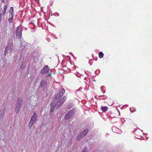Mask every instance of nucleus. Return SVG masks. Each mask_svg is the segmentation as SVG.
Listing matches in <instances>:
<instances>
[{
    "label": "nucleus",
    "instance_id": "1",
    "mask_svg": "<svg viewBox=\"0 0 152 152\" xmlns=\"http://www.w3.org/2000/svg\"><path fill=\"white\" fill-rule=\"evenodd\" d=\"M66 99V97L64 96L57 102L55 101H52L50 114H51V113H53L55 108H56L57 109L60 108L63 103L65 102Z\"/></svg>",
    "mask_w": 152,
    "mask_h": 152
},
{
    "label": "nucleus",
    "instance_id": "2",
    "mask_svg": "<svg viewBox=\"0 0 152 152\" xmlns=\"http://www.w3.org/2000/svg\"><path fill=\"white\" fill-rule=\"evenodd\" d=\"M23 102V99L21 98H18L15 104V107L14 109L15 112L16 113H18L21 107Z\"/></svg>",
    "mask_w": 152,
    "mask_h": 152
},
{
    "label": "nucleus",
    "instance_id": "3",
    "mask_svg": "<svg viewBox=\"0 0 152 152\" xmlns=\"http://www.w3.org/2000/svg\"><path fill=\"white\" fill-rule=\"evenodd\" d=\"M65 92V90L64 88L62 89L61 90H60L58 92L55 94L54 95V100L53 101H56L61 97L64 95Z\"/></svg>",
    "mask_w": 152,
    "mask_h": 152
},
{
    "label": "nucleus",
    "instance_id": "4",
    "mask_svg": "<svg viewBox=\"0 0 152 152\" xmlns=\"http://www.w3.org/2000/svg\"><path fill=\"white\" fill-rule=\"evenodd\" d=\"M75 108L69 111L65 115L64 118L65 120H69L74 115L75 113Z\"/></svg>",
    "mask_w": 152,
    "mask_h": 152
},
{
    "label": "nucleus",
    "instance_id": "5",
    "mask_svg": "<svg viewBox=\"0 0 152 152\" xmlns=\"http://www.w3.org/2000/svg\"><path fill=\"white\" fill-rule=\"evenodd\" d=\"M49 69H50L48 66H45L40 71V73L42 74H46L49 72Z\"/></svg>",
    "mask_w": 152,
    "mask_h": 152
},
{
    "label": "nucleus",
    "instance_id": "6",
    "mask_svg": "<svg viewBox=\"0 0 152 152\" xmlns=\"http://www.w3.org/2000/svg\"><path fill=\"white\" fill-rule=\"evenodd\" d=\"M47 82L43 79H42L41 80L40 86L41 87L43 88V90L46 88L47 86Z\"/></svg>",
    "mask_w": 152,
    "mask_h": 152
},
{
    "label": "nucleus",
    "instance_id": "7",
    "mask_svg": "<svg viewBox=\"0 0 152 152\" xmlns=\"http://www.w3.org/2000/svg\"><path fill=\"white\" fill-rule=\"evenodd\" d=\"M6 110V108L4 107L0 112V120L2 121L4 115Z\"/></svg>",
    "mask_w": 152,
    "mask_h": 152
},
{
    "label": "nucleus",
    "instance_id": "8",
    "mask_svg": "<svg viewBox=\"0 0 152 152\" xmlns=\"http://www.w3.org/2000/svg\"><path fill=\"white\" fill-rule=\"evenodd\" d=\"M37 115L35 112H34L31 117L30 121L34 123L37 119Z\"/></svg>",
    "mask_w": 152,
    "mask_h": 152
},
{
    "label": "nucleus",
    "instance_id": "9",
    "mask_svg": "<svg viewBox=\"0 0 152 152\" xmlns=\"http://www.w3.org/2000/svg\"><path fill=\"white\" fill-rule=\"evenodd\" d=\"M88 129H86L80 133L84 137L88 134Z\"/></svg>",
    "mask_w": 152,
    "mask_h": 152
},
{
    "label": "nucleus",
    "instance_id": "10",
    "mask_svg": "<svg viewBox=\"0 0 152 152\" xmlns=\"http://www.w3.org/2000/svg\"><path fill=\"white\" fill-rule=\"evenodd\" d=\"M22 29L20 25L18 26L16 29V33H20L21 34H22Z\"/></svg>",
    "mask_w": 152,
    "mask_h": 152
},
{
    "label": "nucleus",
    "instance_id": "11",
    "mask_svg": "<svg viewBox=\"0 0 152 152\" xmlns=\"http://www.w3.org/2000/svg\"><path fill=\"white\" fill-rule=\"evenodd\" d=\"M7 5H5L4 6V9L2 12V13H1L2 14V16H4L6 13V10L7 9Z\"/></svg>",
    "mask_w": 152,
    "mask_h": 152
},
{
    "label": "nucleus",
    "instance_id": "12",
    "mask_svg": "<svg viewBox=\"0 0 152 152\" xmlns=\"http://www.w3.org/2000/svg\"><path fill=\"white\" fill-rule=\"evenodd\" d=\"M13 45H10L7 46L6 48H8V50H9V53L10 54H11L12 52L13 49Z\"/></svg>",
    "mask_w": 152,
    "mask_h": 152
},
{
    "label": "nucleus",
    "instance_id": "13",
    "mask_svg": "<svg viewBox=\"0 0 152 152\" xmlns=\"http://www.w3.org/2000/svg\"><path fill=\"white\" fill-rule=\"evenodd\" d=\"M101 109L103 112H105L108 110V107L107 106H102L101 107Z\"/></svg>",
    "mask_w": 152,
    "mask_h": 152
},
{
    "label": "nucleus",
    "instance_id": "14",
    "mask_svg": "<svg viewBox=\"0 0 152 152\" xmlns=\"http://www.w3.org/2000/svg\"><path fill=\"white\" fill-rule=\"evenodd\" d=\"M13 7H11L10 8V9L9 11V12L10 13L9 17H10L11 16L13 15Z\"/></svg>",
    "mask_w": 152,
    "mask_h": 152
},
{
    "label": "nucleus",
    "instance_id": "15",
    "mask_svg": "<svg viewBox=\"0 0 152 152\" xmlns=\"http://www.w3.org/2000/svg\"><path fill=\"white\" fill-rule=\"evenodd\" d=\"M13 45V40L12 39H9L8 41L7 46Z\"/></svg>",
    "mask_w": 152,
    "mask_h": 152
},
{
    "label": "nucleus",
    "instance_id": "16",
    "mask_svg": "<svg viewBox=\"0 0 152 152\" xmlns=\"http://www.w3.org/2000/svg\"><path fill=\"white\" fill-rule=\"evenodd\" d=\"M15 34L16 37L17 39H18L22 37V34L20 33H15Z\"/></svg>",
    "mask_w": 152,
    "mask_h": 152
},
{
    "label": "nucleus",
    "instance_id": "17",
    "mask_svg": "<svg viewBox=\"0 0 152 152\" xmlns=\"http://www.w3.org/2000/svg\"><path fill=\"white\" fill-rule=\"evenodd\" d=\"M83 137H84L83 136V135L81 134L80 133V134H79L77 136V140L78 141H80V140L82 138H83Z\"/></svg>",
    "mask_w": 152,
    "mask_h": 152
},
{
    "label": "nucleus",
    "instance_id": "18",
    "mask_svg": "<svg viewBox=\"0 0 152 152\" xmlns=\"http://www.w3.org/2000/svg\"><path fill=\"white\" fill-rule=\"evenodd\" d=\"M34 123V122H32V121H30L28 125V127L29 129H31Z\"/></svg>",
    "mask_w": 152,
    "mask_h": 152
},
{
    "label": "nucleus",
    "instance_id": "19",
    "mask_svg": "<svg viewBox=\"0 0 152 152\" xmlns=\"http://www.w3.org/2000/svg\"><path fill=\"white\" fill-rule=\"evenodd\" d=\"M13 17V15L11 16L10 17V18L8 20V21L10 23H12Z\"/></svg>",
    "mask_w": 152,
    "mask_h": 152
},
{
    "label": "nucleus",
    "instance_id": "20",
    "mask_svg": "<svg viewBox=\"0 0 152 152\" xmlns=\"http://www.w3.org/2000/svg\"><path fill=\"white\" fill-rule=\"evenodd\" d=\"M99 57L101 58L103 57L104 56V54L102 52H100L99 53Z\"/></svg>",
    "mask_w": 152,
    "mask_h": 152
},
{
    "label": "nucleus",
    "instance_id": "21",
    "mask_svg": "<svg viewBox=\"0 0 152 152\" xmlns=\"http://www.w3.org/2000/svg\"><path fill=\"white\" fill-rule=\"evenodd\" d=\"M74 106V105L72 103H69L68 104L67 108L68 109H70L72 108Z\"/></svg>",
    "mask_w": 152,
    "mask_h": 152
},
{
    "label": "nucleus",
    "instance_id": "22",
    "mask_svg": "<svg viewBox=\"0 0 152 152\" xmlns=\"http://www.w3.org/2000/svg\"><path fill=\"white\" fill-rule=\"evenodd\" d=\"M100 88L102 92L103 93H104L105 92V87L104 86H102Z\"/></svg>",
    "mask_w": 152,
    "mask_h": 152
},
{
    "label": "nucleus",
    "instance_id": "23",
    "mask_svg": "<svg viewBox=\"0 0 152 152\" xmlns=\"http://www.w3.org/2000/svg\"><path fill=\"white\" fill-rule=\"evenodd\" d=\"M88 150L87 149V148L85 147L83 150L81 152H88Z\"/></svg>",
    "mask_w": 152,
    "mask_h": 152
},
{
    "label": "nucleus",
    "instance_id": "24",
    "mask_svg": "<svg viewBox=\"0 0 152 152\" xmlns=\"http://www.w3.org/2000/svg\"><path fill=\"white\" fill-rule=\"evenodd\" d=\"M100 70L99 69H97L95 71V73L96 75H98L100 73Z\"/></svg>",
    "mask_w": 152,
    "mask_h": 152
},
{
    "label": "nucleus",
    "instance_id": "25",
    "mask_svg": "<svg viewBox=\"0 0 152 152\" xmlns=\"http://www.w3.org/2000/svg\"><path fill=\"white\" fill-rule=\"evenodd\" d=\"M20 67V69H23V68L24 67V65H23V63L22 62L21 63Z\"/></svg>",
    "mask_w": 152,
    "mask_h": 152
},
{
    "label": "nucleus",
    "instance_id": "26",
    "mask_svg": "<svg viewBox=\"0 0 152 152\" xmlns=\"http://www.w3.org/2000/svg\"><path fill=\"white\" fill-rule=\"evenodd\" d=\"M8 48H6L5 49V50L4 52V55H6L7 53H8Z\"/></svg>",
    "mask_w": 152,
    "mask_h": 152
},
{
    "label": "nucleus",
    "instance_id": "27",
    "mask_svg": "<svg viewBox=\"0 0 152 152\" xmlns=\"http://www.w3.org/2000/svg\"><path fill=\"white\" fill-rule=\"evenodd\" d=\"M23 42L22 43H21V45H20L21 46V48H22V49H24V48H25V46H23Z\"/></svg>",
    "mask_w": 152,
    "mask_h": 152
},
{
    "label": "nucleus",
    "instance_id": "28",
    "mask_svg": "<svg viewBox=\"0 0 152 152\" xmlns=\"http://www.w3.org/2000/svg\"><path fill=\"white\" fill-rule=\"evenodd\" d=\"M92 152H101V151L97 150L93 151Z\"/></svg>",
    "mask_w": 152,
    "mask_h": 152
},
{
    "label": "nucleus",
    "instance_id": "29",
    "mask_svg": "<svg viewBox=\"0 0 152 152\" xmlns=\"http://www.w3.org/2000/svg\"><path fill=\"white\" fill-rule=\"evenodd\" d=\"M51 75V74H49L47 75V77H49Z\"/></svg>",
    "mask_w": 152,
    "mask_h": 152
},
{
    "label": "nucleus",
    "instance_id": "30",
    "mask_svg": "<svg viewBox=\"0 0 152 152\" xmlns=\"http://www.w3.org/2000/svg\"><path fill=\"white\" fill-rule=\"evenodd\" d=\"M1 0V2H2V3H4V0Z\"/></svg>",
    "mask_w": 152,
    "mask_h": 152
},
{
    "label": "nucleus",
    "instance_id": "31",
    "mask_svg": "<svg viewBox=\"0 0 152 152\" xmlns=\"http://www.w3.org/2000/svg\"><path fill=\"white\" fill-rule=\"evenodd\" d=\"M106 98V97H105V98H102V99H105V98Z\"/></svg>",
    "mask_w": 152,
    "mask_h": 152
},
{
    "label": "nucleus",
    "instance_id": "32",
    "mask_svg": "<svg viewBox=\"0 0 152 152\" xmlns=\"http://www.w3.org/2000/svg\"><path fill=\"white\" fill-rule=\"evenodd\" d=\"M72 56L74 58H75V57L73 55H72Z\"/></svg>",
    "mask_w": 152,
    "mask_h": 152
},
{
    "label": "nucleus",
    "instance_id": "33",
    "mask_svg": "<svg viewBox=\"0 0 152 152\" xmlns=\"http://www.w3.org/2000/svg\"><path fill=\"white\" fill-rule=\"evenodd\" d=\"M75 58V59H76V57H75V58Z\"/></svg>",
    "mask_w": 152,
    "mask_h": 152
}]
</instances>
